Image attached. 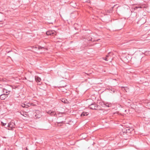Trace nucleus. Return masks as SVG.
<instances>
[{
  "mask_svg": "<svg viewBox=\"0 0 150 150\" xmlns=\"http://www.w3.org/2000/svg\"><path fill=\"white\" fill-rule=\"evenodd\" d=\"M11 52V51H8V53H9V52Z\"/></svg>",
  "mask_w": 150,
  "mask_h": 150,
  "instance_id": "30",
  "label": "nucleus"
},
{
  "mask_svg": "<svg viewBox=\"0 0 150 150\" xmlns=\"http://www.w3.org/2000/svg\"><path fill=\"white\" fill-rule=\"evenodd\" d=\"M44 48H45L44 47H42L40 46H38V49L39 50L42 49H44Z\"/></svg>",
  "mask_w": 150,
  "mask_h": 150,
  "instance_id": "17",
  "label": "nucleus"
},
{
  "mask_svg": "<svg viewBox=\"0 0 150 150\" xmlns=\"http://www.w3.org/2000/svg\"><path fill=\"white\" fill-rule=\"evenodd\" d=\"M21 106L23 108H27L26 107V104L25 103H22Z\"/></svg>",
  "mask_w": 150,
  "mask_h": 150,
  "instance_id": "16",
  "label": "nucleus"
},
{
  "mask_svg": "<svg viewBox=\"0 0 150 150\" xmlns=\"http://www.w3.org/2000/svg\"><path fill=\"white\" fill-rule=\"evenodd\" d=\"M9 93L6 94H2L0 95V98L1 100H5L8 96Z\"/></svg>",
  "mask_w": 150,
  "mask_h": 150,
  "instance_id": "5",
  "label": "nucleus"
},
{
  "mask_svg": "<svg viewBox=\"0 0 150 150\" xmlns=\"http://www.w3.org/2000/svg\"><path fill=\"white\" fill-rule=\"evenodd\" d=\"M61 123H64V122L63 121H62L61 122H59L58 123V124L59 126H61V125H59V124H61Z\"/></svg>",
  "mask_w": 150,
  "mask_h": 150,
  "instance_id": "21",
  "label": "nucleus"
},
{
  "mask_svg": "<svg viewBox=\"0 0 150 150\" xmlns=\"http://www.w3.org/2000/svg\"><path fill=\"white\" fill-rule=\"evenodd\" d=\"M146 8V7H145L143 5H138L137 6H135L134 8V10H137V9L138 8Z\"/></svg>",
  "mask_w": 150,
  "mask_h": 150,
  "instance_id": "9",
  "label": "nucleus"
},
{
  "mask_svg": "<svg viewBox=\"0 0 150 150\" xmlns=\"http://www.w3.org/2000/svg\"><path fill=\"white\" fill-rule=\"evenodd\" d=\"M66 86H67V85H65L64 86H60V87H65Z\"/></svg>",
  "mask_w": 150,
  "mask_h": 150,
  "instance_id": "22",
  "label": "nucleus"
},
{
  "mask_svg": "<svg viewBox=\"0 0 150 150\" xmlns=\"http://www.w3.org/2000/svg\"><path fill=\"white\" fill-rule=\"evenodd\" d=\"M62 101L64 103H67V100H65V99H62Z\"/></svg>",
  "mask_w": 150,
  "mask_h": 150,
  "instance_id": "18",
  "label": "nucleus"
},
{
  "mask_svg": "<svg viewBox=\"0 0 150 150\" xmlns=\"http://www.w3.org/2000/svg\"><path fill=\"white\" fill-rule=\"evenodd\" d=\"M15 125L14 123L13 122H10L8 124L7 127L10 128L8 129V130H12L13 128L15 127Z\"/></svg>",
  "mask_w": 150,
  "mask_h": 150,
  "instance_id": "4",
  "label": "nucleus"
},
{
  "mask_svg": "<svg viewBox=\"0 0 150 150\" xmlns=\"http://www.w3.org/2000/svg\"><path fill=\"white\" fill-rule=\"evenodd\" d=\"M144 54L146 55H150V52L149 51H146L144 52Z\"/></svg>",
  "mask_w": 150,
  "mask_h": 150,
  "instance_id": "14",
  "label": "nucleus"
},
{
  "mask_svg": "<svg viewBox=\"0 0 150 150\" xmlns=\"http://www.w3.org/2000/svg\"><path fill=\"white\" fill-rule=\"evenodd\" d=\"M121 87L122 88H123L124 89V90H125V87H124V86H122Z\"/></svg>",
  "mask_w": 150,
  "mask_h": 150,
  "instance_id": "24",
  "label": "nucleus"
},
{
  "mask_svg": "<svg viewBox=\"0 0 150 150\" xmlns=\"http://www.w3.org/2000/svg\"><path fill=\"white\" fill-rule=\"evenodd\" d=\"M35 80L36 81L37 83H38L40 82V81H41V79L40 77H39L38 76H35Z\"/></svg>",
  "mask_w": 150,
  "mask_h": 150,
  "instance_id": "11",
  "label": "nucleus"
},
{
  "mask_svg": "<svg viewBox=\"0 0 150 150\" xmlns=\"http://www.w3.org/2000/svg\"><path fill=\"white\" fill-rule=\"evenodd\" d=\"M36 113V114L35 115V117L37 118H40V117L41 116V112L40 111L38 110H37L35 112Z\"/></svg>",
  "mask_w": 150,
  "mask_h": 150,
  "instance_id": "7",
  "label": "nucleus"
},
{
  "mask_svg": "<svg viewBox=\"0 0 150 150\" xmlns=\"http://www.w3.org/2000/svg\"><path fill=\"white\" fill-rule=\"evenodd\" d=\"M89 114V113L88 112H83L82 113H81V117L84 116H87Z\"/></svg>",
  "mask_w": 150,
  "mask_h": 150,
  "instance_id": "10",
  "label": "nucleus"
},
{
  "mask_svg": "<svg viewBox=\"0 0 150 150\" xmlns=\"http://www.w3.org/2000/svg\"><path fill=\"white\" fill-rule=\"evenodd\" d=\"M111 93H112V92L113 93H114L115 92V90L114 89H112L111 90Z\"/></svg>",
  "mask_w": 150,
  "mask_h": 150,
  "instance_id": "20",
  "label": "nucleus"
},
{
  "mask_svg": "<svg viewBox=\"0 0 150 150\" xmlns=\"http://www.w3.org/2000/svg\"><path fill=\"white\" fill-rule=\"evenodd\" d=\"M46 34L48 35H50L53 36L54 35H55V33L54 32V31L51 30L46 32Z\"/></svg>",
  "mask_w": 150,
  "mask_h": 150,
  "instance_id": "6",
  "label": "nucleus"
},
{
  "mask_svg": "<svg viewBox=\"0 0 150 150\" xmlns=\"http://www.w3.org/2000/svg\"><path fill=\"white\" fill-rule=\"evenodd\" d=\"M100 40V39H98V40H96V41H98V40Z\"/></svg>",
  "mask_w": 150,
  "mask_h": 150,
  "instance_id": "27",
  "label": "nucleus"
},
{
  "mask_svg": "<svg viewBox=\"0 0 150 150\" xmlns=\"http://www.w3.org/2000/svg\"><path fill=\"white\" fill-rule=\"evenodd\" d=\"M1 125L2 126H4L6 125V123H4L3 122H1Z\"/></svg>",
  "mask_w": 150,
  "mask_h": 150,
  "instance_id": "19",
  "label": "nucleus"
},
{
  "mask_svg": "<svg viewBox=\"0 0 150 150\" xmlns=\"http://www.w3.org/2000/svg\"><path fill=\"white\" fill-rule=\"evenodd\" d=\"M32 104V103H26V106H28V107H30V106H31Z\"/></svg>",
  "mask_w": 150,
  "mask_h": 150,
  "instance_id": "15",
  "label": "nucleus"
},
{
  "mask_svg": "<svg viewBox=\"0 0 150 150\" xmlns=\"http://www.w3.org/2000/svg\"><path fill=\"white\" fill-rule=\"evenodd\" d=\"M110 11L108 10L107 11V13H110Z\"/></svg>",
  "mask_w": 150,
  "mask_h": 150,
  "instance_id": "23",
  "label": "nucleus"
},
{
  "mask_svg": "<svg viewBox=\"0 0 150 150\" xmlns=\"http://www.w3.org/2000/svg\"><path fill=\"white\" fill-rule=\"evenodd\" d=\"M10 90L8 88H0V95L2 94H6L7 93H9Z\"/></svg>",
  "mask_w": 150,
  "mask_h": 150,
  "instance_id": "3",
  "label": "nucleus"
},
{
  "mask_svg": "<svg viewBox=\"0 0 150 150\" xmlns=\"http://www.w3.org/2000/svg\"><path fill=\"white\" fill-rule=\"evenodd\" d=\"M103 105H104V103H102V104H101V105H102V106H103Z\"/></svg>",
  "mask_w": 150,
  "mask_h": 150,
  "instance_id": "28",
  "label": "nucleus"
},
{
  "mask_svg": "<svg viewBox=\"0 0 150 150\" xmlns=\"http://www.w3.org/2000/svg\"><path fill=\"white\" fill-rule=\"evenodd\" d=\"M87 39L88 41H91L92 42H93L94 41V40H93V41L92 40V38L90 35L88 36Z\"/></svg>",
  "mask_w": 150,
  "mask_h": 150,
  "instance_id": "12",
  "label": "nucleus"
},
{
  "mask_svg": "<svg viewBox=\"0 0 150 150\" xmlns=\"http://www.w3.org/2000/svg\"><path fill=\"white\" fill-rule=\"evenodd\" d=\"M122 132L124 135L125 134L128 136H130L132 134H133L134 133V129L132 127H126L122 129Z\"/></svg>",
  "mask_w": 150,
  "mask_h": 150,
  "instance_id": "1",
  "label": "nucleus"
},
{
  "mask_svg": "<svg viewBox=\"0 0 150 150\" xmlns=\"http://www.w3.org/2000/svg\"><path fill=\"white\" fill-rule=\"evenodd\" d=\"M47 113L51 115L54 116L56 114L55 112L54 111H52L51 110H49L47 112Z\"/></svg>",
  "mask_w": 150,
  "mask_h": 150,
  "instance_id": "8",
  "label": "nucleus"
},
{
  "mask_svg": "<svg viewBox=\"0 0 150 150\" xmlns=\"http://www.w3.org/2000/svg\"><path fill=\"white\" fill-rule=\"evenodd\" d=\"M88 107L89 108H90L92 110H102L101 107L100 106L97 105L95 103L89 105L88 106Z\"/></svg>",
  "mask_w": 150,
  "mask_h": 150,
  "instance_id": "2",
  "label": "nucleus"
},
{
  "mask_svg": "<svg viewBox=\"0 0 150 150\" xmlns=\"http://www.w3.org/2000/svg\"><path fill=\"white\" fill-rule=\"evenodd\" d=\"M109 54H108V55H107L105 57L103 58V59L105 61H108L109 60L108 58L109 57Z\"/></svg>",
  "mask_w": 150,
  "mask_h": 150,
  "instance_id": "13",
  "label": "nucleus"
},
{
  "mask_svg": "<svg viewBox=\"0 0 150 150\" xmlns=\"http://www.w3.org/2000/svg\"><path fill=\"white\" fill-rule=\"evenodd\" d=\"M106 106L108 107H109V105H106Z\"/></svg>",
  "mask_w": 150,
  "mask_h": 150,
  "instance_id": "29",
  "label": "nucleus"
},
{
  "mask_svg": "<svg viewBox=\"0 0 150 150\" xmlns=\"http://www.w3.org/2000/svg\"><path fill=\"white\" fill-rule=\"evenodd\" d=\"M85 74H86L88 75H89V74H87V73H85Z\"/></svg>",
  "mask_w": 150,
  "mask_h": 150,
  "instance_id": "26",
  "label": "nucleus"
},
{
  "mask_svg": "<svg viewBox=\"0 0 150 150\" xmlns=\"http://www.w3.org/2000/svg\"><path fill=\"white\" fill-rule=\"evenodd\" d=\"M32 105L33 106H35V104H34L32 103Z\"/></svg>",
  "mask_w": 150,
  "mask_h": 150,
  "instance_id": "25",
  "label": "nucleus"
}]
</instances>
